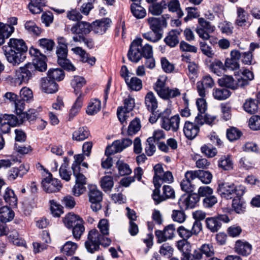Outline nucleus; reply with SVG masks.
Returning <instances> with one entry per match:
<instances>
[{
    "label": "nucleus",
    "mask_w": 260,
    "mask_h": 260,
    "mask_svg": "<svg viewBox=\"0 0 260 260\" xmlns=\"http://www.w3.org/2000/svg\"><path fill=\"white\" fill-rule=\"evenodd\" d=\"M29 52L33 57L32 62H28L24 66L18 68L14 71L13 76L9 77V81L13 86H20L27 84L35 76L37 71L44 72L47 70L46 57L40 51L30 47Z\"/></svg>",
    "instance_id": "nucleus-1"
},
{
    "label": "nucleus",
    "mask_w": 260,
    "mask_h": 260,
    "mask_svg": "<svg viewBox=\"0 0 260 260\" xmlns=\"http://www.w3.org/2000/svg\"><path fill=\"white\" fill-rule=\"evenodd\" d=\"M29 52L33 57L32 62H28L24 66L18 68L14 71L13 76L9 77V81L13 86H20L27 84L35 76L37 71L44 72L47 70L46 57L40 51L30 47Z\"/></svg>",
    "instance_id": "nucleus-2"
},
{
    "label": "nucleus",
    "mask_w": 260,
    "mask_h": 260,
    "mask_svg": "<svg viewBox=\"0 0 260 260\" xmlns=\"http://www.w3.org/2000/svg\"><path fill=\"white\" fill-rule=\"evenodd\" d=\"M98 226L101 234H100L96 229L90 230L88 233L87 240L85 242L86 249L91 253L99 251L100 249V245L108 247L111 242L110 239L105 237L109 234L108 220L106 219L100 220Z\"/></svg>",
    "instance_id": "nucleus-3"
},
{
    "label": "nucleus",
    "mask_w": 260,
    "mask_h": 260,
    "mask_svg": "<svg viewBox=\"0 0 260 260\" xmlns=\"http://www.w3.org/2000/svg\"><path fill=\"white\" fill-rule=\"evenodd\" d=\"M2 49L7 61L13 66H18L24 60L27 47L22 39L11 38Z\"/></svg>",
    "instance_id": "nucleus-4"
},
{
    "label": "nucleus",
    "mask_w": 260,
    "mask_h": 260,
    "mask_svg": "<svg viewBox=\"0 0 260 260\" xmlns=\"http://www.w3.org/2000/svg\"><path fill=\"white\" fill-rule=\"evenodd\" d=\"M143 39L139 38L134 40L131 44L127 53V57L134 62H138L142 57L152 56L153 49L151 45L146 43L143 45Z\"/></svg>",
    "instance_id": "nucleus-5"
},
{
    "label": "nucleus",
    "mask_w": 260,
    "mask_h": 260,
    "mask_svg": "<svg viewBox=\"0 0 260 260\" xmlns=\"http://www.w3.org/2000/svg\"><path fill=\"white\" fill-rule=\"evenodd\" d=\"M245 189L243 186H236L234 184L224 182L219 184L217 192L222 198L231 199L236 197H242L245 192Z\"/></svg>",
    "instance_id": "nucleus-6"
},
{
    "label": "nucleus",
    "mask_w": 260,
    "mask_h": 260,
    "mask_svg": "<svg viewBox=\"0 0 260 260\" xmlns=\"http://www.w3.org/2000/svg\"><path fill=\"white\" fill-rule=\"evenodd\" d=\"M153 89L162 99L168 100L179 96L181 93L177 88H170L166 86V80L159 78L153 85Z\"/></svg>",
    "instance_id": "nucleus-7"
},
{
    "label": "nucleus",
    "mask_w": 260,
    "mask_h": 260,
    "mask_svg": "<svg viewBox=\"0 0 260 260\" xmlns=\"http://www.w3.org/2000/svg\"><path fill=\"white\" fill-rule=\"evenodd\" d=\"M171 113L170 110L166 109L164 110V115L162 116V120L160 121L161 127L166 131L172 130L176 132L179 128L180 123V117L178 115H175L169 118Z\"/></svg>",
    "instance_id": "nucleus-8"
},
{
    "label": "nucleus",
    "mask_w": 260,
    "mask_h": 260,
    "mask_svg": "<svg viewBox=\"0 0 260 260\" xmlns=\"http://www.w3.org/2000/svg\"><path fill=\"white\" fill-rule=\"evenodd\" d=\"M230 221L229 216L225 214H218L217 216L208 217L206 219L207 228L212 233L218 232L222 223H228Z\"/></svg>",
    "instance_id": "nucleus-9"
},
{
    "label": "nucleus",
    "mask_w": 260,
    "mask_h": 260,
    "mask_svg": "<svg viewBox=\"0 0 260 260\" xmlns=\"http://www.w3.org/2000/svg\"><path fill=\"white\" fill-rule=\"evenodd\" d=\"M89 201L91 203V208L96 212L101 209V202L103 200V193L95 185H91L89 187Z\"/></svg>",
    "instance_id": "nucleus-10"
},
{
    "label": "nucleus",
    "mask_w": 260,
    "mask_h": 260,
    "mask_svg": "<svg viewBox=\"0 0 260 260\" xmlns=\"http://www.w3.org/2000/svg\"><path fill=\"white\" fill-rule=\"evenodd\" d=\"M68 48L57 47L56 55L57 56V63L64 70L67 71H74L75 67L67 59Z\"/></svg>",
    "instance_id": "nucleus-11"
},
{
    "label": "nucleus",
    "mask_w": 260,
    "mask_h": 260,
    "mask_svg": "<svg viewBox=\"0 0 260 260\" xmlns=\"http://www.w3.org/2000/svg\"><path fill=\"white\" fill-rule=\"evenodd\" d=\"M19 100L16 103V113H20L24 109L25 102L29 103L33 100L32 90L28 87H23L19 93Z\"/></svg>",
    "instance_id": "nucleus-12"
},
{
    "label": "nucleus",
    "mask_w": 260,
    "mask_h": 260,
    "mask_svg": "<svg viewBox=\"0 0 260 260\" xmlns=\"http://www.w3.org/2000/svg\"><path fill=\"white\" fill-rule=\"evenodd\" d=\"M132 144V140L128 138L114 141L111 146H108L105 150L106 155H110L121 152Z\"/></svg>",
    "instance_id": "nucleus-13"
},
{
    "label": "nucleus",
    "mask_w": 260,
    "mask_h": 260,
    "mask_svg": "<svg viewBox=\"0 0 260 260\" xmlns=\"http://www.w3.org/2000/svg\"><path fill=\"white\" fill-rule=\"evenodd\" d=\"M159 187L155 188L153 190L152 198L156 204H159L167 199H174L175 198V191L170 185H164L162 188V194L160 195Z\"/></svg>",
    "instance_id": "nucleus-14"
},
{
    "label": "nucleus",
    "mask_w": 260,
    "mask_h": 260,
    "mask_svg": "<svg viewBox=\"0 0 260 260\" xmlns=\"http://www.w3.org/2000/svg\"><path fill=\"white\" fill-rule=\"evenodd\" d=\"M199 200L200 198L197 193L183 194L180 198L178 205L182 210H186L194 208Z\"/></svg>",
    "instance_id": "nucleus-15"
},
{
    "label": "nucleus",
    "mask_w": 260,
    "mask_h": 260,
    "mask_svg": "<svg viewBox=\"0 0 260 260\" xmlns=\"http://www.w3.org/2000/svg\"><path fill=\"white\" fill-rule=\"evenodd\" d=\"M42 185L44 190L48 193L58 191L62 187L60 181L57 179L52 178L50 173L42 181Z\"/></svg>",
    "instance_id": "nucleus-16"
},
{
    "label": "nucleus",
    "mask_w": 260,
    "mask_h": 260,
    "mask_svg": "<svg viewBox=\"0 0 260 260\" xmlns=\"http://www.w3.org/2000/svg\"><path fill=\"white\" fill-rule=\"evenodd\" d=\"M74 170L73 175L76 178V183L72 189V192L74 196L79 197L86 190V178L83 173H77V170Z\"/></svg>",
    "instance_id": "nucleus-17"
},
{
    "label": "nucleus",
    "mask_w": 260,
    "mask_h": 260,
    "mask_svg": "<svg viewBox=\"0 0 260 260\" xmlns=\"http://www.w3.org/2000/svg\"><path fill=\"white\" fill-rule=\"evenodd\" d=\"M111 20L108 18L96 20L92 23L93 32L98 35H103L110 26Z\"/></svg>",
    "instance_id": "nucleus-18"
},
{
    "label": "nucleus",
    "mask_w": 260,
    "mask_h": 260,
    "mask_svg": "<svg viewBox=\"0 0 260 260\" xmlns=\"http://www.w3.org/2000/svg\"><path fill=\"white\" fill-rule=\"evenodd\" d=\"M214 85V82L210 75H206L203 77L202 80L197 83L198 92L201 98L206 95V88H211Z\"/></svg>",
    "instance_id": "nucleus-19"
},
{
    "label": "nucleus",
    "mask_w": 260,
    "mask_h": 260,
    "mask_svg": "<svg viewBox=\"0 0 260 260\" xmlns=\"http://www.w3.org/2000/svg\"><path fill=\"white\" fill-rule=\"evenodd\" d=\"M4 117V121L0 125V130L3 134L8 133L10 131L11 126L19 125L18 118L14 115L5 114Z\"/></svg>",
    "instance_id": "nucleus-20"
},
{
    "label": "nucleus",
    "mask_w": 260,
    "mask_h": 260,
    "mask_svg": "<svg viewBox=\"0 0 260 260\" xmlns=\"http://www.w3.org/2000/svg\"><path fill=\"white\" fill-rule=\"evenodd\" d=\"M149 27L151 30L162 33V29L167 27V23L163 16L160 17H150L147 19Z\"/></svg>",
    "instance_id": "nucleus-21"
},
{
    "label": "nucleus",
    "mask_w": 260,
    "mask_h": 260,
    "mask_svg": "<svg viewBox=\"0 0 260 260\" xmlns=\"http://www.w3.org/2000/svg\"><path fill=\"white\" fill-rule=\"evenodd\" d=\"M71 30L73 34L79 35H86L92 31V23L90 24L85 21H80L73 25Z\"/></svg>",
    "instance_id": "nucleus-22"
},
{
    "label": "nucleus",
    "mask_w": 260,
    "mask_h": 260,
    "mask_svg": "<svg viewBox=\"0 0 260 260\" xmlns=\"http://www.w3.org/2000/svg\"><path fill=\"white\" fill-rule=\"evenodd\" d=\"M41 86L42 90L47 93H54L58 90V84L53 80L48 77L41 79Z\"/></svg>",
    "instance_id": "nucleus-23"
},
{
    "label": "nucleus",
    "mask_w": 260,
    "mask_h": 260,
    "mask_svg": "<svg viewBox=\"0 0 260 260\" xmlns=\"http://www.w3.org/2000/svg\"><path fill=\"white\" fill-rule=\"evenodd\" d=\"M184 177L185 178L180 183L181 189L187 193H190L194 189V185L191 183V181L195 179L193 173L191 171H188L185 173Z\"/></svg>",
    "instance_id": "nucleus-24"
},
{
    "label": "nucleus",
    "mask_w": 260,
    "mask_h": 260,
    "mask_svg": "<svg viewBox=\"0 0 260 260\" xmlns=\"http://www.w3.org/2000/svg\"><path fill=\"white\" fill-rule=\"evenodd\" d=\"M182 30L180 29H172L164 39V42L170 47H175L179 43V36Z\"/></svg>",
    "instance_id": "nucleus-25"
},
{
    "label": "nucleus",
    "mask_w": 260,
    "mask_h": 260,
    "mask_svg": "<svg viewBox=\"0 0 260 260\" xmlns=\"http://www.w3.org/2000/svg\"><path fill=\"white\" fill-rule=\"evenodd\" d=\"M200 131L199 126L194 123L187 121L185 122L183 127V133L185 137L189 140L194 139Z\"/></svg>",
    "instance_id": "nucleus-26"
},
{
    "label": "nucleus",
    "mask_w": 260,
    "mask_h": 260,
    "mask_svg": "<svg viewBox=\"0 0 260 260\" xmlns=\"http://www.w3.org/2000/svg\"><path fill=\"white\" fill-rule=\"evenodd\" d=\"M28 170L29 167L24 164L21 165L19 168H13L9 171L8 178L10 181H13L18 177L22 178Z\"/></svg>",
    "instance_id": "nucleus-27"
},
{
    "label": "nucleus",
    "mask_w": 260,
    "mask_h": 260,
    "mask_svg": "<svg viewBox=\"0 0 260 260\" xmlns=\"http://www.w3.org/2000/svg\"><path fill=\"white\" fill-rule=\"evenodd\" d=\"M235 251L243 256L250 254L252 250V246L246 241L238 240L235 246Z\"/></svg>",
    "instance_id": "nucleus-28"
},
{
    "label": "nucleus",
    "mask_w": 260,
    "mask_h": 260,
    "mask_svg": "<svg viewBox=\"0 0 260 260\" xmlns=\"http://www.w3.org/2000/svg\"><path fill=\"white\" fill-rule=\"evenodd\" d=\"M18 118V123L20 124H22L24 121L28 120L31 121L36 119L38 115V112L36 109H31L28 110L26 112L17 113Z\"/></svg>",
    "instance_id": "nucleus-29"
},
{
    "label": "nucleus",
    "mask_w": 260,
    "mask_h": 260,
    "mask_svg": "<svg viewBox=\"0 0 260 260\" xmlns=\"http://www.w3.org/2000/svg\"><path fill=\"white\" fill-rule=\"evenodd\" d=\"M83 222V220L79 215L69 213L63 219V222L66 226L68 229H73L79 223Z\"/></svg>",
    "instance_id": "nucleus-30"
},
{
    "label": "nucleus",
    "mask_w": 260,
    "mask_h": 260,
    "mask_svg": "<svg viewBox=\"0 0 260 260\" xmlns=\"http://www.w3.org/2000/svg\"><path fill=\"white\" fill-rule=\"evenodd\" d=\"M145 105L148 111L153 112L158 106L157 100L152 91H149L145 97Z\"/></svg>",
    "instance_id": "nucleus-31"
},
{
    "label": "nucleus",
    "mask_w": 260,
    "mask_h": 260,
    "mask_svg": "<svg viewBox=\"0 0 260 260\" xmlns=\"http://www.w3.org/2000/svg\"><path fill=\"white\" fill-rule=\"evenodd\" d=\"M219 85L221 87H225L233 90H235L240 87L238 84V78L236 82L231 76L225 75L218 80Z\"/></svg>",
    "instance_id": "nucleus-32"
},
{
    "label": "nucleus",
    "mask_w": 260,
    "mask_h": 260,
    "mask_svg": "<svg viewBox=\"0 0 260 260\" xmlns=\"http://www.w3.org/2000/svg\"><path fill=\"white\" fill-rule=\"evenodd\" d=\"M3 198L5 202L12 207H15L17 205V198L14 191L9 187H7L4 193Z\"/></svg>",
    "instance_id": "nucleus-33"
},
{
    "label": "nucleus",
    "mask_w": 260,
    "mask_h": 260,
    "mask_svg": "<svg viewBox=\"0 0 260 260\" xmlns=\"http://www.w3.org/2000/svg\"><path fill=\"white\" fill-rule=\"evenodd\" d=\"M254 78V75L252 72L248 69L244 70L241 73V76L238 78V84L241 87H244L249 84V81Z\"/></svg>",
    "instance_id": "nucleus-34"
},
{
    "label": "nucleus",
    "mask_w": 260,
    "mask_h": 260,
    "mask_svg": "<svg viewBox=\"0 0 260 260\" xmlns=\"http://www.w3.org/2000/svg\"><path fill=\"white\" fill-rule=\"evenodd\" d=\"M191 172L193 173L194 178H199L203 183L208 184L211 182L212 175L210 172L203 170L191 171Z\"/></svg>",
    "instance_id": "nucleus-35"
},
{
    "label": "nucleus",
    "mask_w": 260,
    "mask_h": 260,
    "mask_svg": "<svg viewBox=\"0 0 260 260\" xmlns=\"http://www.w3.org/2000/svg\"><path fill=\"white\" fill-rule=\"evenodd\" d=\"M14 215V211L7 206L2 207L0 208V221L3 223H6L12 220Z\"/></svg>",
    "instance_id": "nucleus-36"
},
{
    "label": "nucleus",
    "mask_w": 260,
    "mask_h": 260,
    "mask_svg": "<svg viewBox=\"0 0 260 260\" xmlns=\"http://www.w3.org/2000/svg\"><path fill=\"white\" fill-rule=\"evenodd\" d=\"M90 135V132L87 127H80L73 133L72 139L77 141H82L88 138Z\"/></svg>",
    "instance_id": "nucleus-37"
},
{
    "label": "nucleus",
    "mask_w": 260,
    "mask_h": 260,
    "mask_svg": "<svg viewBox=\"0 0 260 260\" xmlns=\"http://www.w3.org/2000/svg\"><path fill=\"white\" fill-rule=\"evenodd\" d=\"M28 8L30 12L34 14H39L43 11L42 7L45 6L46 0H30Z\"/></svg>",
    "instance_id": "nucleus-38"
},
{
    "label": "nucleus",
    "mask_w": 260,
    "mask_h": 260,
    "mask_svg": "<svg viewBox=\"0 0 260 260\" xmlns=\"http://www.w3.org/2000/svg\"><path fill=\"white\" fill-rule=\"evenodd\" d=\"M237 17L236 20V24L239 26H244L247 23H249L248 21L249 15L248 13L242 8L237 9Z\"/></svg>",
    "instance_id": "nucleus-39"
},
{
    "label": "nucleus",
    "mask_w": 260,
    "mask_h": 260,
    "mask_svg": "<svg viewBox=\"0 0 260 260\" xmlns=\"http://www.w3.org/2000/svg\"><path fill=\"white\" fill-rule=\"evenodd\" d=\"M231 92L223 87L214 88L212 94L214 98L219 101H222L227 99L231 95Z\"/></svg>",
    "instance_id": "nucleus-40"
},
{
    "label": "nucleus",
    "mask_w": 260,
    "mask_h": 260,
    "mask_svg": "<svg viewBox=\"0 0 260 260\" xmlns=\"http://www.w3.org/2000/svg\"><path fill=\"white\" fill-rule=\"evenodd\" d=\"M167 3L165 1H161L159 3H153L149 7V12L153 15H160L163 10L166 9Z\"/></svg>",
    "instance_id": "nucleus-41"
},
{
    "label": "nucleus",
    "mask_w": 260,
    "mask_h": 260,
    "mask_svg": "<svg viewBox=\"0 0 260 260\" xmlns=\"http://www.w3.org/2000/svg\"><path fill=\"white\" fill-rule=\"evenodd\" d=\"M85 79L81 76H75L72 80L71 84L72 87L74 89L75 93L77 94L81 93L80 89L86 84Z\"/></svg>",
    "instance_id": "nucleus-42"
},
{
    "label": "nucleus",
    "mask_w": 260,
    "mask_h": 260,
    "mask_svg": "<svg viewBox=\"0 0 260 260\" xmlns=\"http://www.w3.org/2000/svg\"><path fill=\"white\" fill-rule=\"evenodd\" d=\"M24 28L28 33L32 36H39L42 32V29L35 22L31 20L27 21L24 24Z\"/></svg>",
    "instance_id": "nucleus-43"
},
{
    "label": "nucleus",
    "mask_w": 260,
    "mask_h": 260,
    "mask_svg": "<svg viewBox=\"0 0 260 260\" xmlns=\"http://www.w3.org/2000/svg\"><path fill=\"white\" fill-rule=\"evenodd\" d=\"M64 72L61 69H49L48 71L47 77L51 80L55 81H60L62 80L64 78Z\"/></svg>",
    "instance_id": "nucleus-44"
},
{
    "label": "nucleus",
    "mask_w": 260,
    "mask_h": 260,
    "mask_svg": "<svg viewBox=\"0 0 260 260\" xmlns=\"http://www.w3.org/2000/svg\"><path fill=\"white\" fill-rule=\"evenodd\" d=\"M132 13L137 19L143 18L146 15L145 9L139 4L133 3L131 6Z\"/></svg>",
    "instance_id": "nucleus-45"
},
{
    "label": "nucleus",
    "mask_w": 260,
    "mask_h": 260,
    "mask_svg": "<svg viewBox=\"0 0 260 260\" xmlns=\"http://www.w3.org/2000/svg\"><path fill=\"white\" fill-rule=\"evenodd\" d=\"M116 167L118 171L119 174L121 176L128 175L132 172L129 165L121 160H118L116 162Z\"/></svg>",
    "instance_id": "nucleus-46"
},
{
    "label": "nucleus",
    "mask_w": 260,
    "mask_h": 260,
    "mask_svg": "<svg viewBox=\"0 0 260 260\" xmlns=\"http://www.w3.org/2000/svg\"><path fill=\"white\" fill-rule=\"evenodd\" d=\"M101 108V101L98 99H93L90 102L87 107L86 112L89 115H93L97 113Z\"/></svg>",
    "instance_id": "nucleus-47"
},
{
    "label": "nucleus",
    "mask_w": 260,
    "mask_h": 260,
    "mask_svg": "<svg viewBox=\"0 0 260 260\" xmlns=\"http://www.w3.org/2000/svg\"><path fill=\"white\" fill-rule=\"evenodd\" d=\"M83 96L84 94L80 93L77 98L75 103L70 110V119H71V117L73 118L79 112L80 109L82 106Z\"/></svg>",
    "instance_id": "nucleus-48"
},
{
    "label": "nucleus",
    "mask_w": 260,
    "mask_h": 260,
    "mask_svg": "<svg viewBox=\"0 0 260 260\" xmlns=\"http://www.w3.org/2000/svg\"><path fill=\"white\" fill-rule=\"evenodd\" d=\"M244 110L250 114H254L257 111L258 103L255 100L249 99L247 100L243 105Z\"/></svg>",
    "instance_id": "nucleus-49"
},
{
    "label": "nucleus",
    "mask_w": 260,
    "mask_h": 260,
    "mask_svg": "<svg viewBox=\"0 0 260 260\" xmlns=\"http://www.w3.org/2000/svg\"><path fill=\"white\" fill-rule=\"evenodd\" d=\"M169 10L172 12H176L178 18H181L184 14L180 9V5L178 0H171L167 4Z\"/></svg>",
    "instance_id": "nucleus-50"
},
{
    "label": "nucleus",
    "mask_w": 260,
    "mask_h": 260,
    "mask_svg": "<svg viewBox=\"0 0 260 260\" xmlns=\"http://www.w3.org/2000/svg\"><path fill=\"white\" fill-rule=\"evenodd\" d=\"M126 83L128 87L133 90L139 91L142 88V80L136 77H133L131 78L126 79Z\"/></svg>",
    "instance_id": "nucleus-51"
},
{
    "label": "nucleus",
    "mask_w": 260,
    "mask_h": 260,
    "mask_svg": "<svg viewBox=\"0 0 260 260\" xmlns=\"http://www.w3.org/2000/svg\"><path fill=\"white\" fill-rule=\"evenodd\" d=\"M154 176L153 178V182L155 188L160 187L161 184L159 182L160 177L164 173V170L162 166L160 164L156 165L154 168Z\"/></svg>",
    "instance_id": "nucleus-52"
},
{
    "label": "nucleus",
    "mask_w": 260,
    "mask_h": 260,
    "mask_svg": "<svg viewBox=\"0 0 260 260\" xmlns=\"http://www.w3.org/2000/svg\"><path fill=\"white\" fill-rule=\"evenodd\" d=\"M77 248V244L71 241L67 242L61 249L63 254L71 256L73 255Z\"/></svg>",
    "instance_id": "nucleus-53"
},
{
    "label": "nucleus",
    "mask_w": 260,
    "mask_h": 260,
    "mask_svg": "<svg viewBox=\"0 0 260 260\" xmlns=\"http://www.w3.org/2000/svg\"><path fill=\"white\" fill-rule=\"evenodd\" d=\"M84 154H79L74 155L75 161L72 165L73 173H74V169L77 170V173H83L84 172L81 169V164L84 160L85 157Z\"/></svg>",
    "instance_id": "nucleus-54"
},
{
    "label": "nucleus",
    "mask_w": 260,
    "mask_h": 260,
    "mask_svg": "<svg viewBox=\"0 0 260 260\" xmlns=\"http://www.w3.org/2000/svg\"><path fill=\"white\" fill-rule=\"evenodd\" d=\"M241 198L236 197L233 200V209L238 214L243 213L245 209V203L241 200Z\"/></svg>",
    "instance_id": "nucleus-55"
},
{
    "label": "nucleus",
    "mask_w": 260,
    "mask_h": 260,
    "mask_svg": "<svg viewBox=\"0 0 260 260\" xmlns=\"http://www.w3.org/2000/svg\"><path fill=\"white\" fill-rule=\"evenodd\" d=\"M142 36L147 40L155 43L161 39L162 33L151 30L143 34Z\"/></svg>",
    "instance_id": "nucleus-56"
},
{
    "label": "nucleus",
    "mask_w": 260,
    "mask_h": 260,
    "mask_svg": "<svg viewBox=\"0 0 260 260\" xmlns=\"http://www.w3.org/2000/svg\"><path fill=\"white\" fill-rule=\"evenodd\" d=\"M14 31L13 25L0 22V34L5 39L8 38Z\"/></svg>",
    "instance_id": "nucleus-57"
},
{
    "label": "nucleus",
    "mask_w": 260,
    "mask_h": 260,
    "mask_svg": "<svg viewBox=\"0 0 260 260\" xmlns=\"http://www.w3.org/2000/svg\"><path fill=\"white\" fill-rule=\"evenodd\" d=\"M73 40L75 42H83L86 46L90 49L93 48L94 46V41L92 39L86 38L83 35L74 36Z\"/></svg>",
    "instance_id": "nucleus-58"
},
{
    "label": "nucleus",
    "mask_w": 260,
    "mask_h": 260,
    "mask_svg": "<svg viewBox=\"0 0 260 260\" xmlns=\"http://www.w3.org/2000/svg\"><path fill=\"white\" fill-rule=\"evenodd\" d=\"M113 181L112 177L105 176L101 181V186L105 192H109L113 186Z\"/></svg>",
    "instance_id": "nucleus-59"
},
{
    "label": "nucleus",
    "mask_w": 260,
    "mask_h": 260,
    "mask_svg": "<svg viewBox=\"0 0 260 260\" xmlns=\"http://www.w3.org/2000/svg\"><path fill=\"white\" fill-rule=\"evenodd\" d=\"M218 166L224 170H229L233 168V162L229 156H223L218 160Z\"/></svg>",
    "instance_id": "nucleus-60"
},
{
    "label": "nucleus",
    "mask_w": 260,
    "mask_h": 260,
    "mask_svg": "<svg viewBox=\"0 0 260 260\" xmlns=\"http://www.w3.org/2000/svg\"><path fill=\"white\" fill-rule=\"evenodd\" d=\"M141 128L140 121L139 118H135L129 124L127 133L128 135L132 136L136 134Z\"/></svg>",
    "instance_id": "nucleus-61"
},
{
    "label": "nucleus",
    "mask_w": 260,
    "mask_h": 260,
    "mask_svg": "<svg viewBox=\"0 0 260 260\" xmlns=\"http://www.w3.org/2000/svg\"><path fill=\"white\" fill-rule=\"evenodd\" d=\"M241 136L242 132L236 127H231L226 131V137L230 141H235Z\"/></svg>",
    "instance_id": "nucleus-62"
},
{
    "label": "nucleus",
    "mask_w": 260,
    "mask_h": 260,
    "mask_svg": "<svg viewBox=\"0 0 260 260\" xmlns=\"http://www.w3.org/2000/svg\"><path fill=\"white\" fill-rule=\"evenodd\" d=\"M178 249L182 252V255L191 252V246L187 240H180L177 243Z\"/></svg>",
    "instance_id": "nucleus-63"
},
{
    "label": "nucleus",
    "mask_w": 260,
    "mask_h": 260,
    "mask_svg": "<svg viewBox=\"0 0 260 260\" xmlns=\"http://www.w3.org/2000/svg\"><path fill=\"white\" fill-rule=\"evenodd\" d=\"M249 126L253 131L260 130V116H252L249 120Z\"/></svg>",
    "instance_id": "nucleus-64"
}]
</instances>
